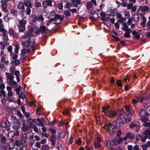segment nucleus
Instances as JSON below:
<instances>
[{"instance_id":"f257e3e1","label":"nucleus","mask_w":150,"mask_h":150,"mask_svg":"<svg viewBox=\"0 0 150 150\" xmlns=\"http://www.w3.org/2000/svg\"><path fill=\"white\" fill-rule=\"evenodd\" d=\"M132 18H129L127 21V23L125 22L122 24V30L125 31L124 35L126 38H129L130 37V33L132 32L131 29L129 28V25L130 26L132 29H133L136 26L135 23H132Z\"/></svg>"},{"instance_id":"f03ea898","label":"nucleus","mask_w":150,"mask_h":150,"mask_svg":"<svg viewBox=\"0 0 150 150\" xmlns=\"http://www.w3.org/2000/svg\"><path fill=\"white\" fill-rule=\"evenodd\" d=\"M6 76L7 77L6 80L8 84L12 86H16L17 83L13 80L14 77L9 73H6Z\"/></svg>"},{"instance_id":"7ed1b4c3","label":"nucleus","mask_w":150,"mask_h":150,"mask_svg":"<svg viewBox=\"0 0 150 150\" xmlns=\"http://www.w3.org/2000/svg\"><path fill=\"white\" fill-rule=\"evenodd\" d=\"M104 128L105 129H107V130L109 132L110 134L111 135L115 131V127L114 125H113L111 123H109L106 125L104 127Z\"/></svg>"},{"instance_id":"20e7f679","label":"nucleus","mask_w":150,"mask_h":150,"mask_svg":"<svg viewBox=\"0 0 150 150\" xmlns=\"http://www.w3.org/2000/svg\"><path fill=\"white\" fill-rule=\"evenodd\" d=\"M15 69L14 67H11L10 69V73L11 75L13 76L15 75L16 76V79L18 82H19L20 81L19 78L20 73L18 71H15Z\"/></svg>"},{"instance_id":"39448f33","label":"nucleus","mask_w":150,"mask_h":150,"mask_svg":"<svg viewBox=\"0 0 150 150\" xmlns=\"http://www.w3.org/2000/svg\"><path fill=\"white\" fill-rule=\"evenodd\" d=\"M33 28H31L29 29L27 32L22 37V38L24 39H25L28 38H30V37L33 36Z\"/></svg>"},{"instance_id":"423d86ee","label":"nucleus","mask_w":150,"mask_h":150,"mask_svg":"<svg viewBox=\"0 0 150 150\" xmlns=\"http://www.w3.org/2000/svg\"><path fill=\"white\" fill-rule=\"evenodd\" d=\"M142 11L143 12L145 11H150V8L147 6H141L139 7L137 11V13L138 14H140V11Z\"/></svg>"},{"instance_id":"0eeeda50","label":"nucleus","mask_w":150,"mask_h":150,"mask_svg":"<svg viewBox=\"0 0 150 150\" xmlns=\"http://www.w3.org/2000/svg\"><path fill=\"white\" fill-rule=\"evenodd\" d=\"M117 144V141L116 139L107 141L106 146L107 147L111 148L114 145Z\"/></svg>"},{"instance_id":"6e6552de","label":"nucleus","mask_w":150,"mask_h":150,"mask_svg":"<svg viewBox=\"0 0 150 150\" xmlns=\"http://www.w3.org/2000/svg\"><path fill=\"white\" fill-rule=\"evenodd\" d=\"M44 20L43 16L42 15H40L38 16H35L33 17L32 19V21L33 22H35L36 21H40L41 24H42L43 23V21Z\"/></svg>"},{"instance_id":"1a4fd4ad","label":"nucleus","mask_w":150,"mask_h":150,"mask_svg":"<svg viewBox=\"0 0 150 150\" xmlns=\"http://www.w3.org/2000/svg\"><path fill=\"white\" fill-rule=\"evenodd\" d=\"M43 7L46 8L48 6H52V1L51 0H45L44 1L42 2Z\"/></svg>"},{"instance_id":"9d476101","label":"nucleus","mask_w":150,"mask_h":150,"mask_svg":"<svg viewBox=\"0 0 150 150\" xmlns=\"http://www.w3.org/2000/svg\"><path fill=\"white\" fill-rule=\"evenodd\" d=\"M28 140L27 134V133H24L22 134L20 142L22 144H24Z\"/></svg>"},{"instance_id":"9b49d317","label":"nucleus","mask_w":150,"mask_h":150,"mask_svg":"<svg viewBox=\"0 0 150 150\" xmlns=\"http://www.w3.org/2000/svg\"><path fill=\"white\" fill-rule=\"evenodd\" d=\"M22 127H21V130L22 131L24 132H26L29 129V127L28 125L25 126V122L23 120L22 122Z\"/></svg>"},{"instance_id":"f8f14e48","label":"nucleus","mask_w":150,"mask_h":150,"mask_svg":"<svg viewBox=\"0 0 150 150\" xmlns=\"http://www.w3.org/2000/svg\"><path fill=\"white\" fill-rule=\"evenodd\" d=\"M50 140L51 142V145L52 146H54L55 144V140L56 139V135H51L50 138Z\"/></svg>"},{"instance_id":"ddd939ff","label":"nucleus","mask_w":150,"mask_h":150,"mask_svg":"<svg viewBox=\"0 0 150 150\" xmlns=\"http://www.w3.org/2000/svg\"><path fill=\"white\" fill-rule=\"evenodd\" d=\"M117 19L118 20L117 22L120 23H122L125 20V18L123 17L122 15L120 13L117 14Z\"/></svg>"},{"instance_id":"4468645a","label":"nucleus","mask_w":150,"mask_h":150,"mask_svg":"<svg viewBox=\"0 0 150 150\" xmlns=\"http://www.w3.org/2000/svg\"><path fill=\"white\" fill-rule=\"evenodd\" d=\"M131 116L132 114L131 113H127L125 115L124 118L126 122H128L131 120Z\"/></svg>"},{"instance_id":"2eb2a0df","label":"nucleus","mask_w":150,"mask_h":150,"mask_svg":"<svg viewBox=\"0 0 150 150\" xmlns=\"http://www.w3.org/2000/svg\"><path fill=\"white\" fill-rule=\"evenodd\" d=\"M134 138V136L132 134L128 133L126 134L125 137L124 138V140H125L127 139H133Z\"/></svg>"},{"instance_id":"dca6fc26","label":"nucleus","mask_w":150,"mask_h":150,"mask_svg":"<svg viewBox=\"0 0 150 150\" xmlns=\"http://www.w3.org/2000/svg\"><path fill=\"white\" fill-rule=\"evenodd\" d=\"M6 89L8 91L7 93L8 97H10L12 96H13V93L11 91V87L8 86L6 87Z\"/></svg>"},{"instance_id":"f3484780","label":"nucleus","mask_w":150,"mask_h":150,"mask_svg":"<svg viewBox=\"0 0 150 150\" xmlns=\"http://www.w3.org/2000/svg\"><path fill=\"white\" fill-rule=\"evenodd\" d=\"M52 18L54 19V21H57V19H59L60 21H61L63 20L64 17L59 14H57L55 15L54 17Z\"/></svg>"},{"instance_id":"a211bd4d","label":"nucleus","mask_w":150,"mask_h":150,"mask_svg":"<svg viewBox=\"0 0 150 150\" xmlns=\"http://www.w3.org/2000/svg\"><path fill=\"white\" fill-rule=\"evenodd\" d=\"M30 144L32 146L33 145L35 142V140L34 139V136L32 135L29 137L28 138Z\"/></svg>"},{"instance_id":"6ab92c4d","label":"nucleus","mask_w":150,"mask_h":150,"mask_svg":"<svg viewBox=\"0 0 150 150\" xmlns=\"http://www.w3.org/2000/svg\"><path fill=\"white\" fill-rule=\"evenodd\" d=\"M138 15L135 13L132 16V18L134 22L137 23L139 21L140 17Z\"/></svg>"},{"instance_id":"aec40b11","label":"nucleus","mask_w":150,"mask_h":150,"mask_svg":"<svg viewBox=\"0 0 150 150\" xmlns=\"http://www.w3.org/2000/svg\"><path fill=\"white\" fill-rule=\"evenodd\" d=\"M24 5L27 7H32V5L30 0H25L24 1Z\"/></svg>"},{"instance_id":"412c9836","label":"nucleus","mask_w":150,"mask_h":150,"mask_svg":"<svg viewBox=\"0 0 150 150\" xmlns=\"http://www.w3.org/2000/svg\"><path fill=\"white\" fill-rule=\"evenodd\" d=\"M143 134L145 135L147 138L149 139L150 138V130L146 129L144 131Z\"/></svg>"},{"instance_id":"4be33fe9","label":"nucleus","mask_w":150,"mask_h":150,"mask_svg":"<svg viewBox=\"0 0 150 150\" xmlns=\"http://www.w3.org/2000/svg\"><path fill=\"white\" fill-rule=\"evenodd\" d=\"M0 138L1 139L0 141L1 143L5 145L4 142L6 140V137L3 135V134H0Z\"/></svg>"},{"instance_id":"5701e85b","label":"nucleus","mask_w":150,"mask_h":150,"mask_svg":"<svg viewBox=\"0 0 150 150\" xmlns=\"http://www.w3.org/2000/svg\"><path fill=\"white\" fill-rule=\"evenodd\" d=\"M40 33H43L47 31H48L47 28H46L45 26H40L39 29Z\"/></svg>"},{"instance_id":"b1692460","label":"nucleus","mask_w":150,"mask_h":150,"mask_svg":"<svg viewBox=\"0 0 150 150\" xmlns=\"http://www.w3.org/2000/svg\"><path fill=\"white\" fill-rule=\"evenodd\" d=\"M131 33H132L133 35L135 36V38L137 39H139L140 38V34H139L138 32L135 30L132 32V31Z\"/></svg>"},{"instance_id":"393cba45","label":"nucleus","mask_w":150,"mask_h":150,"mask_svg":"<svg viewBox=\"0 0 150 150\" xmlns=\"http://www.w3.org/2000/svg\"><path fill=\"white\" fill-rule=\"evenodd\" d=\"M17 26L18 27V31L19 32H23L24 31L25 29V26L17 25Z\"/></svg>"},{"instance_id":"a878e982","label":"nucleus","mask_w":150,"mask_h":150,"mask_svg":"<svg viewBox=\"0 0 150 150\" xmlns=\"http://www.w3.org/2000/svg\"><path fill=\"white\" fill-rule=\"evenodd\" d=\"M1 7L2 9H5V8H6L7 6L6 1L1 0Z\"/></svg>"},{"instance_id":"bb28decb","label":"nucleus","mask_w":150,"mask_h":150,"mask_svg":"<svg viewBox=\"0 0 150 150\" xmlns=\"http://www.w3.org/2000/svg\"><path fill=\"white\" fill-rule=\"evenodd\" d=\"M12 19V16L10 13H8L5 17L4 20L8 22L10 19Z\"/></svg>"},{"instance_id":"cd10ccee","label":"nucleus","mask_w":150,"mask_h":150,"mask_svg":"<svg viewBox=\"0 0 150 150\" xmlns=\"http://www.w3.org/2000/svg\"><path fill=\"white\" fill-rule=\"evenodd\" d=\"M27 21L25 20H21L19 21L18 23L17 24L19 25L25 26L26 23Z\"/></svg>"},{"instance_id":"c85d7f7f","label":"nucleus","mask_w":150,"mask_h":150,"mask_svg":"<svg viewBox=\"0 0 150 150\" xmlns=\"http://www.w3.org/2000/svg\"><path fill=\"white\" fill-rule=\"evenodd\" d=\"M31 39L29 38L27 41H25L24 42H22V44L23 46L25 47H27L28 46L29 43V42L30 41Z\"/></svg>"},{"instance_id":"c756f323","label":"nucleus","mask_w":150,"mask_h":150,"mask_svg":"<svg viewBox=\"0 0 150 150\" xmlns=\"http://www.w3.org/2000/svg\"><path fill=\"white\" fill-rule=\"evenodd\" d=\"M72 3L73 7H76L79 4V2L77 0H70Z\"/></svg>"},{"instance_id":"7c9ffc66","label":"nucleus","mask_w":150,"mask_h":150,"mask_svg":"<svg viewBox=\"0 0 150 150\" xmlns=\"http://www.w3.org/2000/svg\"><path fill=\"white\" fill-rule=\"evenodd\" d=\"M10 13L14 16H16L17 15L18 11L15 9L12 8L10 10Z\"/></svg>"},{"instance_id":"2f4dec72","label":"nucleus","mask_w":150,"mask_h":150,"mask_svg":"<svg viewBox=\"0 0 150 150\" xmlns=\"http://www.w3.org/2000/svg\"><path fill=\"white\" fill-rule=\"evenodd\" d=\"M25 12L24 10H23L19 12V13L21 15L22 18L23 19L26 18V16L25 14Z\"/></svg>"},{"instance_id":"473e14b6","label":"nucleus","mask_w":150,"mask_h":150,"mask_svg":"<svg viewBox=\"0 0 150 150\" xmlns=\"http://www.w3.org/2000/svg\"><path fill=\"white\" fill-rule=\"evenodd\" d=\"M13 128L16 130L19 129L20 128V125L18 122H14L13 124Z\"/></svg>"},{"instance_id":"72a5a7b5","label":"nucleus","mask_w":150,"mask_h":150,"mask_svg":"<svg viewBox=\"0 0 150 150\" xmlns=\"http://www.w3.org/2000/svg\"><path fill=\"white\" fill-rule=\"evenodd\" d=\"M24 5V4L23 3L21 2L18 5L17 8L21 10H24L25 8Z\"/></svg>"},{"instance_id":"f704fd0d","label":"nucleus","mask_w":150,"mask_h":150,"mask_svg":"<svg viewBox=\"0 0 150 150\" xmlns=\"http://www.w3.org/2000/svg\"><path fill=\"white\" fill-rule=\"evenodd\" d=\"M110 106H108V107L106 106H103L102 108V111L105 113H107L108 111V109H110Z\"/></svg>"},{"instance_id":"c9c22d12","label":"nucleus","mask_w":150,"mask_h":150,"mask_svg":"<svg viewBox=\"0 0 150 150\" xmlns=\"http://www.w3.org/2000/svg\"><path fill=\"white\" fill-rule=\"evenodd\" d=\"M124 111L122 110L118 109L117 110L116 112L117 115L121 116L123 115Z\"/></svg>"},{"instance_id":"e433bc0d","label":"nucleus","mask_w":150,"mask_h":150,"mask_svg":"<svg viewBox=\"0 0 150 150\" xmlns=\"http://www.w3.org/2000/svg\"><path fill=\"white\" fill-rule=\"evenodd\" d=\"M40 121L38 122L37 123V125L38 126L43 127L44 126L43 122H45V120L44 119H42Z\"/></svg>"},{"instance_id":"4c0bfd02","label":"nucleus","mask_w":150,"mask_h":150,"mask_svg":"<svg viewBox=\"0 0 150 150\" xmlns=\"http://www.w3.org/2000/svg\"><path fill=\"white\" fill-rule=\"evenodd\" d=\"M109 115L110 117H113L117 115L116 112L112 110L110 111Z\"/></svg>"},{"instance_id":"58836bf2","label":"nucleus","mask_w":150,"mask_h":150,"mask_svg":"<svg viewBox=\"0 0 150 150\" xmlns=\"http://www.w3.org/2000/svg\"><path fill=\"white\" fill-rule=\"evenodd\" d=\"M13 134L14 135H15L16 136H17L19 134V132L17 131H16V133H14L13 131H11L9 132L8 134V137H9V136L11 134Z\"/></svg>"},{"instance_id":"ea45409f","label":"nucleus","mask_w":150,"mask_h":150,"mask_svg":"<svg viewBox=\"0 0 150 150\" xmlns=\"http://www.w3.org/2000/svg\"><path fill=\"white\" fill-rule=\"evenodd\" d=\"M32 7H27L25 11L26 12V14L28 15H30L31 13V8H32Z\"/></svg>"},{"instance_id":"a19ab883","label":"nucleus","mask_w":150,"mask_h":150,"mask_svg":"<svg viewBox=\"0 0 150 150\" xmlns=\"http://www.w3.org/2000/svg\"><path fill=\"white\" fill-rule=\"evenodd\" d=\"M5 145H1L0 146V150H7L8 147L7 144H5Z\"/></svg>"},{"instance_id":"79ce46f5","label":"nucleus","mask_w":150,"mask_h":150,"mask_svg":"<svg viewBox=\"0 0 150 150\" xmlns=\"http://www.w3.org/2000/svg\"><path fill=\"white\" fill-rule=\"evenodd\" d=\"M140 116L144 115L148 116L149 115V114L146 112L144 110H142L140 112Z\"/></svg>"},{"instance_id":"37998d69","label":"nucleus","mask_w":150,"mask_h":150,"mask_svg":"<svg viewBox=\"0 0 150 150\" xmlns=\"http://www.w3.org/2000/svg\"><path fill=\"white\" fill-rule=\"evenodd\" d=\"M149 21H148L146 24V27L147 28L146 30L148 31H150V16L149 18Z\"/></svg>"},{"instance_id":"c03bdc74","label":"nucleus","mask_w":150,"mask_h":150,"mask_svg":"<svg viewBox=\"0 0 150 150\" xmlns=\"http://www.w3.org/2000/svg\"><path fill=\"white\" fill-rule=\"evenodd\" d=\"M86 7L88 10H89L93 7V5L91 2H88L86 4Z\"/></svg>"},{"instance_id":"a18cd8bd","label":"nucleus","mask_w":150,"mask_h":150,"mask_svg":"<svg viewBox=\"0 0 150 150\" xmlns=\"http://www.w3.org/2000/svg\"><path fill=\"white\" fill-rule=\"evenodd\" d=\"M139 100V97H137L133 99L132 100V103L134 104H136L138 103Z\"/></svg>"},{"instance_id":"49530a36","label":"nucleus","mask_w":150,"mask_h":150,"mask_svg":"<svg viewBox=\"0 0 150 150\" xmlns=\"http://www.w3.org/2000/svg\"><path fill=\"white\" fill-rule=\"evenodd\" d=\"M18 95L19 98H21L22 99H23L25 98H26L25 96L23 94V92L22 91H21L20 93Z\"/></svg>"},{"instance_id":"de8ad7c7","label":"nucleus","mask_w":150,"mask_h":150,"mask_svg":"<svg viewBox=\"0 0 150 150\" xmlns=\"http://www.w3.org/2000/svg\"><path fill=\"white\" fill-rule=\"evenodd\" d=\"M10 55L12 57V58L13 59H16L18 57L17 55L14 54L13 52H11L10 53Z\"/></svg>"},{"instance_id":"09e8293b","label":"nucleus","mask_w":150,"mask_h":150,"mask_svg":"<svg viewBox=\"0 0 150 150\" xmlns=\"http://www.w3.org/2000/svg\"><path fill=\"white\" fill-rule=\"evenodd\" d=\"M141 119V120L143 121H148L149 119L148 117L144 116H140Z\"/></svg>"},{"instance_id":"8fccbe9b","label":"nucleus","mask_w":150,"mask_h":150,"mask_svg":"<svg viewBox=\"0 0 150 150\" xmlns=\"http://www.w3.org/2000/svg\"><path fill=\"white\" fill-rule=\"evenodd\" d=\"M11 124L8 122H6V129L8 131L10 130V127Z\"/></svg>"},{"instance_id":"3c124183","label":"nucleus","mask_w":150,"mask_h":150,"mask_svg":"<svg viewBox=\"0 0 150 150\" xmlns=\"http://www.w3.org/2000/svg\"><path fill=\"white\" fill-rule=\"evenodd\" d=\"M1 61L2 62L5 63L6 64H8V61L6 60V58L4 57H2Z\"/></svg>"},{"instance_id":"603ef678","label":"nucleus","mask_w":150,"mask_h":150,"mask_svg":"<svg viewBox=\"0 0 150 150\" xmlns=\"http://www.w3.org/2000/svg\"><path fill=\"white\" fill-rule=\"evenodd\" d=\"M41 149L42 150H49V146L47 145H44L42 147Z\"/></svg>"},{"instance_id":"864d4df0","label":"nucleus","mask_w":150,"mask_h":150,"mask_svg":"<svg viewBox=\"0 0 150 150\" xmlns=\"http://www.w3.org/2000/svg\"><path fill=\"white\" fill-rule=\"evenodd\" d=\"M73 5L72 4H71V3L70 2H68L67 3L66 5L65 6V7L67 8H70L71 7H73Z\"/></svg>"},{"instance_id":"5fc2aeb1","label":"nucleus","mask_w":150,"mask_h":150,"mask_svg":"<svg viewBox=\"0 0 150 150\" xmlns=\"http://www.w3.org/2000/svg\"><path fill=\"white\" fill-rule=\"evenodd\" d=\"M125 16L127 18H129L130 16V14L129 11H127L124 12Z\"/></svg>"},{"instance_id":"6e6d98bb","label":"nucleus","mask_w":150,"mask_h":150,"mask_svg":"<svg viewBox=\"0 0 150 150\" xmlns=\"http://www.w3.org/2000/svg\"><path fill=\"white\" fill-rule=\"evenodd\" d=\"M8 32L10 35L13 36L14 35L15 32L13 29H10L8 30Z\"/></svg>"},{"instance_id":"4d7b16f0","label":"nucleus","mask_w":150,"mask_h":150,"mask_svg":"<svg viewBox=\"0 0 150 150\" xmlns=\"http://www.w3.org/2000/svg\"><path fill=\"white\" fill-rule=\"evenodd\" d=\"M94 144L95 148H99L101 145L100 143L98 142H95L94 143Z\"/></svg>"},{"instance_id":"13d9d810","label":"nucleus","mask_w":150,"mask_h":150,"mask_svg":"<svg viewBox=\"0 0 150 150\" xmlns=\"http://www.w3.org/2000/svg\"><path fill=\"white\" fill-rule=\"evenodd\" d=\"M35 6L36 7H41L42 6L41 3L40 2H36L35 3Z\"/></svg>"},{"instance_id":"bf43d9fd","label":"nucleus","mask_w":150,"mask_h":150,"mask_svg":"<svg viewBox=\"0 0 150 150\" xmlns=\"http://www.w3.org/2000/svg\"><path fill=\"white\" fill-rule=\"evenodd\" d=\"M133 6V4L132 3H129L127 6V9L129 10H131Z\"/></svg>"},{"instance_id":"052dcab7","label":"nucleus","mask_w":150,"mask_h":150,"mask_svg":"<svg viewBox=\"0 0 150 150\" xmlns=\"http://www.w3.org/2000/svg\"><path fill=\"white\" fill-rule=\"evenodd\" d=\"M41 134L42 136L43 137H45L47 138H48L49 136V134L48 133L42 132Z\"/></svg>"},{"instance_id":"680f3d73","label":"nucleus","mask_w":150,"mask_h":150,"mask_svg":"<svg viewBox=\"0 0 150 150\" xmlns=\"http://www.w3.org/2000/svg\"><path fill=\"white\" fill-rule=\"evenodd\" d=\"M19 48V47L18 45H16L15 48L14 50V52L15 53L18 54V50Z\"/></svg>"},{"instance_id":"e2e57ef3","label":"nucleus","mask_w":150,"mask_h":150,"mask_svg":"<svg viewBox=\"0 0 150 150\" xmlns=\"http://www.w3.org/2000/svg\"><path fill=\"white\" fill-rule=\"evenodd\" d=\"M143 125L146 127H149L150 128V122H144Z\"/></svg>"},{"instance_id":"0e129e2a","label":"nucleus","mask_w":150,"mask_h":150,"mask_svg":"<svg viewBox=\"0 0 150 150\" xmlns=\"http://www.w3.org/2000/svg\"><path fill=\"white\" fill-rule=\"evenodd\" d=\"M140 15H141V19L143 21L146 22V18L144 16V15L142 14L141 13L140 14Z\"/></svg>"},{"instance_id":"69168bd1","label":"nucleus","mask_w":150,"mask_h":150,"mask_svg":"<svg viewBox=\"0 0 150 150\" xmlns=\"http://www.w3.org/2000/svg\"><path fill=\"white\" fill-rule=\"evenodd\" d=\"M146 138H147V137H146L145 135L144 136H141V135L140 139L143 142H144L146 141Z\"/></svg>"},{"instance_id":"338daca9","label":"nucleus","mask_w":150,"mask_h":150,"mask_svg":"<svg viewBox=\"0 0 150 150\" xmlns=\"http://www.w3.org/2000/svg\"><path fill=\"white\" fill-rule=\"evenodd\" d=\"M20 142L19 140H17L15 141V144L18 147V148H17V149L19 148V146L20 145Z\"/></svg>"},{"instance_id":"774afa93","label":"nucleus","mask_w":150,"mask_h":150,"mask_svg":"<svg viewBox=\"0 0 150 150\" xmlns=\"http://www.w3.org/2000/svg\"><path fill=\"white\" fill-rule=\"evenodd\" d=\"M18 150H26L27 146H23L21 147H19L18 149Z\"/></svg>"}]
</instances>
